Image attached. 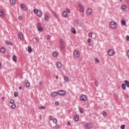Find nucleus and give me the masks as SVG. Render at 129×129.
<instances>
[{"mask_svg":"<svg viewBox=\"0 0 129 129\" xmlns=\"http://www.w3.org/2000/svg\"><path fill=\"white\" fill-rule=\"evenodd\" d=\"M126 40L127 41H129V36L128 35L126 36Z\"/></svg>","mask_w":129,"mask_h":129,"instance_id":"nucleus-50","label":"nucleus"},{"mask_svg":"<svg viewBox=\"0 0 129 129\" xmlns=\"http://www.w3.org/2000/svg\"><path fill=\"white\" fill-rule=\"evenodd\" d=\"M56 66L58 68H61V67H62V64L61 63V62H60V61H57L56 63Z\"/></svg>","mask_w":129,"mask_h":129,"instance_id":"nucleus-11","label":"nucleus"},{"mask_svg":"<svg viewBox=\"0 0 129 129\" xmlns=\"http://www.w3.org/2000/svg\"><path fill=\"white\" fill-rule=\"evenodd\" d=\"M39 109H46V107L44 106H41L39 107Z\"/></svg>","mask_w":129,"mask_h":129,"instance_id":"nucleus-35","label":"nucleus"},{"mask_svg":"<svg viewBox=\"0 0 129 129\" xmlns=\"http://www.w3.org/2000/svg\"><path fill=\"white\" fill-rule=\"evenodd\" d=\"M57 55H58V53H57V52H54L52 53L53 57H57Z\"/></svg>","mask_w":129,"mask_h":129,"instance_id":"nucleus-34","label":"nucleus"},{"mask_svg":"<svg viewBox=\"0 0 129 129\" xmlns=\"http://www.w3.org/2000/svg\"><path fill=\"white\" fill-rule=\"evenodd\" d=\"M38 11L39 10L37 9H34V10H33V12L34 14H37Z\"/></svg>","mask_w":129,"mask_h":129,"instance_id":"nucleus-36","label":"nucleus"},{"mask_svg":"<svg viewBox=\"0 0 129 129\" xmlns=\"http://www.w3.org/2000/svg\"><path fill=\"white\" fill-rule=\"evenodd\" d=\"M71 31L73 34H76V30H75V28L72 27Z\"/></svg>","mask_w":129,"mask_h":129,"instance_id":"nucleus-19","label":"nucleus"},{"mask_svg":"<svg viewBox=\"0 0 129 129\" xmlns=\"http://www.w3.org/2000/svg\"><path fill=\"white\" fill-rule=\"evenodd\" d=\"M88 43H91V39H90V38H89L88 39Z\"/></svg>","mask_w":129,"mask_h":129,"instance_id":"nucleus-51","label":"nucleus"},{"mask_svg":"<svg viewBox=\"0 0 129 129\" xmlns=\"http://www.w3.org/2000/svg\"><path fill=\"white\" fill-rule=\"evenodd\" d=\"M79 7H81V4H79Z\"/></svg>","mask_w":129,"mask_h":129,"instance_id":"nucleus-62","label":"nucleus"},{"mask_svg":"<svg viewBox=\"0 0 129 129\" xmlns=\"http://www.w3.org/2000/svg\"><path fill=\"white\" fill-rule=\"evenodd\" d=\"M42 84H43V83H42V82H39V85H42Z\"/></svg>","mask_w":129,"mask_h":129,"instance_id":"nucleus-57","label":"nucleus"},{"mask_svg":"<svg viewBox=\"0 0 129 129\" xmlns=\"http://www.w3.org/2000/svg\"><path fill=\"white\" fill-rule=\"evenodd\" d=\"M84 127L86 129H91L92 127H93V126L92 125V124L91 123H86L84 125Z\"/></svg>","mask_w":129,"mask_h":129,"instance_id":"nucleus-2","label":"nucleus"},{"mask_svg":"<svg viewBox=\"0 0 129 129\" xmlns=\"http://www.w3.org/2000/svg\"><path fill=\"white\" fill-rule=\"evenodd\" d=\"M60 48L62 51H64V50H65V46H64V45H60Z\"/></svg>","mask_w":129,"mask_h":129,"instance_id":"nucleus-28","label":"nucleus"},{"mask_svg":"<svg viewBox=\"0 0 129 129\" xmlns=\"http://www.w3.org/2000/svg\"><path fill=\"white\" fill-rule=\"evenodd\" d=\"M20 8L23 10V11H27L28 10V8L26 5L22 4L20 5Z\"/></svg>","mask_w":129,"mask_h":129,"instance_id":"nucleus-5","label":"nucleus"},{"mask_svg":"<svg viewBox=\"0 0 129 129\" xmlns=\"http://www.w3.org/2000/svg\"><path fill=\"white\" fill-rule=\"evenodd\" d=\"M95 63H99V59L97 58L95 59Z\"/></svg>","mask_w":129,"mask_h":129,"instance_id":"nucleus-42","label":"nucleus"},{"mask_svg":"<svg viewBox=\"0 0 129 129\" xmlns=\"http://www.w3.org/2000/svg\"><path fill=\"white\" fill-rule=\"evenodd\" d=\"M125 127V125H122L121 126H120V128L121 129H124Z\"/></svg>","mask_w":129,"mask_h":129,"instance_id":"nucleus-45","label":"nucleus"},{"mask_svg":"<svg viewBox=\"0 0 129 129\" xmlns=\"http://www.w3.org/2000/svg\"><path fill=\"white\" fill-rule=\"evenodd\" d=\"M121 10L123 11H125V10H126V6H125L124 5H122L121 6Z\"/></svg>","mask_w":129,"mask_h":129,"instance_id":"nucleus-13","label":"nucleus"},{"mask_svg":"<svg viewBox=\"0 0 129 129\" xmlns=\"http://www.w3.org/2000/svg\"><path fill=\"white\" fill-rule=\"evenodd\" d=\"M95 86H96V87H98V82L96 81V82H95Z\"/></svg>","mask_w":129,"mask_h":129,"instance_id":"nucleus-39","label":"nucleus"},{"mask_svg":"<svg viewBox=\"0 0 129 129\" xmlns=\"http://www.w3.org/2000/svg\"><path fill=\"white\" fill-rule=\"evenodd\" d=\"M80 100L83 101H86L87 100V96L86 95H82L80 96Z\"/></svg>","mask_w":129,"mask_h":129,"instance_id":"nucleus-6","label":"nucleus"},{"mask_svg":"<svg viewBox=\"0 0 129 129\" xmlns=\"http://www.w3.org/2000/svg\"><path fill=\"white\" fill-rule=\"evenodd\" d=\"M60 126L59 125H55V128L58 129L60 128Z\"/></svg>","mask_w":129,"mask_h":129,"instance_id":"nucleus-47","label":"nucleus"},{"mask_svg":"<svg viewBox=\"0 0 129 129\" xmlns=\"http://www.w3.org/2000/svg\"><path fill=\"white\" fill-rule=\"evenodd\" d=\"M80 10L81 12H82V13H83V12H84V6L81 7Z\"/></svg>","mask_w":129,"mask_h":129,"instance_id":"nucleus-33","label":"nucleus"},{"mask_svg":"<svg viewBox=\"0 0 129 129\" xmlns=\"http://www.w3.org/2000/svg\"><path fill=\"white\" fill-rule=\"evenodd\" d=\"M14 95L15 97H17V96L19 95V94L18 93V92H15Z\"/></svg>","mask_w":129,"mask_h":129,"instance_id":"nucleus-43","label":"nucleus"},{"mask_svg":"<svg viewBox=\"0 0 129 129\" xmlns=\"http://www.w3.org/2000/svg\"><path fill=\"white\" fill-rule=\"evenodd\" d=\"M52 14L53 15V16H54L55 18H57V14H56L55 13L53 12Z\"/></svg>","mask_w":129,"mask_h":129,"instance_id":"nucleus-48","label":"nucleus"},{"mask_svg":"<svg viewBox=\"0 0 129 129\" xmlns=\"http://www.w3.org/2000/svg\"><path fill=\"white\" fill-rule=\"evenodd\" d=\"M66 10L67 11V12L69 14H70L71 11H70V9H69V8H67V9H66Z\"/></svg>","mask_w":129,"mask_h":129,"instance_id":"nucleus-40","label":"nucleus"},{"mask_svg":"<svg viewBox=\"0 0 129 129\" xmlns=\"http://www.w3.org/2000/svg\"><path fill=\"white\" fill-rule=\"evenodd\" d=\"M62 16L64 17V18H68V16H67V12L64 11L62 13Z\"/></svg>","mask_w":129,"mask_h":129,"instance_id":"nucleus-17","label":"nucleus"},{"mask_svg":"<svg viewBox=\"0 0 129 129\" xmlns=\"http://www.w3.org/2000/svg\"><path fill=\"white\" fill-rule=\"evenodd\" d=\"M92 13V9L91 8H88L87 10V15L90 16Z\"/></svg>","mask_w":129,"mask_h":129,"instance_id":"nucleus-8","label":"nucleus"},{"mask_svg":"<svg viewBox=\"0 0 129 129\" xmlns=\"http://www.w3.org/2000/svg\"><path fill=\"white\" fill-rule=\"evenodd\" d=\"M36 14L37 16L38 17H42V12L40 10H38V11H37Z\"/></svg>","mask_w":129,"mask_h":129,"instance_id":"nucleus-15","label":"nucleus"},{"mask_svg":"<svg viewBox=\"0 0 129 129\" xmlns=\"http://www.w3.org/2000/svg\"><path fill=\"white\" fill-rule=\"evenodd\" d=\"M0 17L2 18L4 17V12L2 10H0Z\"/></svg>","mask_w":129,"mask_h":129,"instance_id":"nucleus-27","label":"nucleus"},{"mask_svg":"<svg viewBox=\"0 0 129 129\" xmlns=\"http://www.w3.org/2000/svg\"><path fill=\"white\" fill-rule=\"evenodd\" d=\"M13 60L14 62H17V56L16 55H13Z\"/></svg>","mask_w":129,"mask_h":129,"instance_id":"nucleus-32","label":"nucleus"},{"mask_svg":"<svg viewBox=\"0 0 129 129\" xmlns=\"http://www.w3.org/2000/svg\"><path fill=\"white\" fill-rule=\"evenodd\" d=\"M114 53V51H113V50L112 49H109L108 51V54L109 56H112V55H113Z\"/></svg>","mask_w":129,"mask_h":129,"instance_id":"nucleus-9","label":"nucleus"},{"mask_svg":"<svg viewBox=\"0 0 129 129\" xmlns=\"http://www.w3.org/2000/svg\"><path fill=\"white\" fill-rule=\"evenodd\" d=\"M37 29L38 30L39 32H42L43 31V28H42V27H41V23H38L37 25Z\"/></svg>","mask_w":129,"mask_h":129,"instance_id":"nucleus-7","label":"nucleus"},{"mask_svg":"<svg viewBox=\"0 0 129 129\" xmlns=\"http://www.w3.org/2000/svg\"><path fill=\"white\" fill-rule=\"evenodd\" d=\"M2 99H3V100H5V98H4V97H2Z\"/></svg>","mask_w":129,"mask_h":129,"instance_id":"nucleus-58","label":"nucleus"},{"mask_svg":"<svg viewBox=\"0 0 129 129\" xmlns=\"http://www.w3.org/2000/svg\"><path fill=\"white\" fill-rule=\"evenodd\" d=\"M0 51L1 52V53H5V52H6V48L5 47H2L0 49Z\"/></svg>","mask_w":129,"mask_h":129,"instance_id":"nucleus-21","label":"nucleus"},{"mask_svg":"<svg viewBox=\"0 0 129 129\" xmlns=\"http://www.w3.org/2000/svg\"><path fill=\"white\" fill-rule=\"evenodd\" d=\"M28 52L30 53L32 52V47L31 46L28 47Z\"/></svg>","mask_w":129,"mask_h":129,"instance_id":"nucleus-22","label":"nucleus"},{"mask_svg":"<svg viewBox=\"0 0 129 129\" xmlns=\"http://www.w3.org/2000/svg\"><path fill=\"white\" fill-rule=\"evenodd\" d=\"M121 24L122 26H125L126 23H125V21L124 20H121Z\"/></svg>","mask_w":129,"mask_h":129,"instance_id":"nucleus-24","label":"nucleus"},{"mask_svg":"<svg viewBox=\"0 0 129 129\" xmlns=\"http://www.w3.org/2000/svg\"><path fill=\"white\" fill-rule=\"evenodd\" d=\"M53 122H54V123H57V119L56 118H54L53 119Z\"/></svg>","mask_w":129,"mask_h":129,"instance_id":"nucleus-44","label":"nucleus"},{"mask_svg":"<svg viewBox=\"0 0 129 129\" xmlns=\"http://www.w3.org/2000/svg\"><path fill=\"white\" fill-rule=\"evenodd\" d=\"M10 103L11 104H14V103H15V101L14 100V99H12L10 100Z\"/></svg>","mask_w":129,"mask_h":129,"instance_id":"nucleus-37","label":"nucleus"},{"mask_svg":"<svg viewBox=\"0 0 129 129\" xmlns=\"http://www.w3.org/2000/svg\"><path fill=\"white\" fill-rule=\"evenodd\" d=\"M25 84L26 87H30V83H29V81H28L27 80H25Z\"/></svg>","mask_w":129,"mask_h":129,"instance_id":"nucleus-12","label":"nucleus"},{"mask_svg":"<svg viewBox=\"0 0 129 129\" xmlns=\"http://www.w3.org/2000/svg\"><path fill=\"white\" fill-rule=\"evenodd\" d=\"M22 19H23V16H20L19 17V21H22Z\"/></svg>","mask_w":129,"mask_h":129,"instance_id":"nucleus-41","label":"nucleus"},{"mask_svg":"<svg viewBox=\"0 0 129 129\" xmlns=\"http://www.w3.org/2000/svg\"><path fill=\"white\" fill-rule=\"evenodd\" d=\"M11 108H13L14 109V108H16V104H13L11 105Z\"/></svg>","mask_w":129,"mask_h":129,"instance_id":"nucleus-38","label":"nucleus"},{"mask_svg":"<svg viewBox=\"0 0 129 129\" xmlns=\"http://www.w3.org/2000/svg\"><path fill=\"white\" fill-rule=\"evenodd\" d=\"M6 44H7V45H10L11 46H12V45H13V43H12L10 41H6Z\"/></svg>","mask_w":129,"mask_h":129,"instance_id":"nucleus-30","label":"nucleus"},{"mask_svg":"<svg viewBox=\"0 0 129 129\" xmlns=\"http://www.w3.org/2000/svg\"><path fill=\"white\" fill-rule=\"evenodd\" d=\"M63 41L62 39H60L59 40V44L60 46L64 45V43H63Z\"/></svg>","mask_w":129,"mask_h":129,"instance_id":"nucleus-25","label":"nucleus"},{"mask_svg":"<svg viewBox=\"0 0 129 129\" xmlns=\"http://www.w3.org/2000/svg\"><path fill=\"white\" fill-rule=\"evenodd\" d=\"M2 68V63L0 62V68Z\"/></svg>","mask_w":129,"mask_h":129,"instance_id":"nucleus-59","label":"nucleus"},{"mask_svg":"<svg viewBox=\"0 0 129 129\" xmlns=\"http://www.w3.org/2000/svg\"><path fill=\"white\" fill-rule=\"evenodd\" d=\"M79 110L81 113H83L84 112V109L83 108H80Z\"/></svg>","mask_w":129,"mask_h":129,"instance_id":"nucleus-29","label":"nucleus"},{"mask_svg":"<svg viewBox=\"0 0 129 129\" xmlns=\"http://www.w3.org/2000/svg\"><path fill=\"white\" fill-rule=\"evenodd\" d=\"M56 79H58V76H56Z\"/></svg>","mask_w":129,"mask_h":129,"instance_id":"nucleus-61","label":"nucleus"},{"mask_svg":"<svg viewBox=\"0 0 129 129\" xmlns=\"http://www.w3.org/2000/svg\"><path fill=\"white\" fill-rule=\"evenodd\" d=\"M124 83L125 84V85H126V87H129V81L127 80H125L124 81Z\"/></svg>","mask_w":129,"mask_h":129,"instance_id":"nucleus-16","label":"nucleus"},{"mask_svg":"<svg viewBox=\"0 0 129 129\" xmlns=\"http://www.w3.org/2000/svg\"><path fill=\"white\" fill-rule=\"evenodd\" d=\"M64 79L65 80V81H68V77H64Z\"/></svg>","mask_w":129,"mask_h":129,"instance_id":"nucleus-49","label":"nucleus"},{"mask_svg":"<svg viewBox=\"0 0 129 129\" xmlns=\"http://www.w3.org/2000/svg\"><path fill=\"white\" fill-rule=\"evenodd\" d=\"M70 124H71L70 121H68V126H70Z\"/></svg>","mask_w":129,"mask_h":129,"instance_id":"nucleus-54","label":"nucleus"},{"mask_svg":"<svg viewBox=\"0 0 129 129\" xmlns=\"http://www.w3.org/2000/svg\"><path fill=\"white\" fill-rule=\"evenodd\" d=\"M19 89H22V87H19Z\"/></svg>","mask_w":129,"mask_h":129,"instance_id":"nucleus-60","label":"nucleus"},{"mask_svg":"<svg viewBox=\"0 0 129 129\" xmlns=\"http://www.w3.org/2000/svg\"><path fill=\"white\" fill-rule=\"evenodd\" d=\"M120 1V2H122V0H119Z\"/></svg>","mask_w":129,"mask_h":129,"instance_id":"nucleus-63","label":"nucleus"},{"mask_svg":"<svg viewBox=\"0 0 129 129\" xmlns=\"http://www.w3.org/2000/svg\"><path fill=\"white\" fill-rule=\"evenodd\" d=\"M18 38L20 40H23L24 39V35L22 33V32H20L18 34Z\"/></svg>","mask_w":129,"mask_h":129,"instance_id":"nucleus-10","label":"nucleus"},{"mask_svg":"<svg viewBox=\"0 0 129 129\" xmlns=\"http://www.w3.org/2000/svg\"><path fill=\"white\" fill-rule=\"evenodd\" d=\"M74 119H75V120L76 121H78L79 119V117L77 115H75L74 116Z\"/></svg>","mask_w":129,"mask_h":129,"instance_id":"nucleus-18","label":"nucleus"},{"mask_svg":"<svg viewBox=\"0 0 129 129\" xmlns=\"http://www.w3.org/2000/svg\"><path fill=\"white\" fill-rule=\"evenodd\" d=\"M58 94V92H53L51 93V96H56V95H57Z\"/></svg>","mask_w":129,"mask_h":129,"instance_id":"nucleus-23","label":"nucleus"},{"mask_svg":"<svg viewBox=\"0 0 129 129\" xmlns=\"http://www.w3.org/2000/svg\"><path fill=\"white\" fill-rule=\"evenodd\" d=\"M47 40H49V39H50V35H48L47 36Z\"/></svg>","mask_w":129,"mask_h":129,"instance_id":"nucleus-55","label":"nucleus"},{"mask_svg":"<svg viewBox=\"0 0 129 129\" xmlns=\"http://www.w3.org/2000/svg\"><path fill=\"white\" fill-rule=\"evenodd\" d=\"M102 114L104 117H106L107 116V113L105 111H103Z\"/></svg>","mask_w":129,"mask_h":129,"instance_id":"nucleus-26","label":"nucleus"},{"mask_svg":"<svg viewBox=\"0 0 129 129\" xmlns=\"http://www.w3.org/2000/svg\"><path fill=\"white\" fill-rule=\"evenodd\" d=\"M53 119V116H49V120H52Z\"/></svg>","mask_w":129,"mask_h":129,"instance_id":"nucleus-52","label":"nucleus"},{"mask_svg":"<svg viewBox=\"0 0 129 129\" xmlns=\"http://www.w3.org/2000/svg\"><path fill=\"white\" fill-rule=\"evenodd\" d=\"M58 94L59 95H66V92L63 90H60L57 91Z\"/></svg>","mask_w":129,"mask_h":129,"instance_id":"nucleus-4","label":"nucleus"},{"mask_svg":"<svg viewBox=\"0 0 129 129\" xmlns=\"http://www.w3.org/2000/svg\"><path fill=\"white\" fill-rule=\"evenodd\" d=\"M110 27H111V29H115L117 27V24H116L115 21H112L110 23Z\"/></svg>","mask_w":129,"mask_h":129,"instance_id":"nucleus-1","label":"nucleus"},{"mask_svg":"<svg viewBox=\"0 0 129 129\" xmlns=\"http://www.w3.org/2000/svg\"><path fill=\"white\" fill-rule=\"evenodd\" d=\"M10 4L11 6H15L16 4V1L15 0H10Z\"/></svg>","mask_w":129,"mask_h":129,"instance_id":"nucleus-14","label":"nucleus"},{"mask_svg":"<svg viewBox=\"0 0 129 129\" xmlns=\"http://www.w3.org/2000/svg\"><path fill=\"white\" fill-rule=\"evenodd\" d=\"M44 20L46 21H49V16L48 15H44Z\"/></svg>","mask_w":129,"mask_h":129,"instance_id":"nucleus-20","label":"nucleus"},{"mask_svg":"<svg viewBox=\"0 0 129 129\" xmlns=\"http://www.w3.org/2000/svg\"><path fill=\"white\" fill-rule=\"evenodd\" d=\"M55 105H57V106H59V105L60 104V103H59V102H55Z\"/></svg>","mask_w":129,"mask_h":129,"instance_id":"nucleus-46","label":"nucleus"},{"mask_svg":"<svg viewBox=\"0 0 129 129\" xmlns=\"http://www.w3.org/2000/svg\"><path fill=\"white\" fill-rule=\"evenodd\" d=\"M121 87H122V89H123L124 90H125L126 89L125 84H124V83L122 84Z\"/></svg>","mask_w":129,"mask_h":129,"instance_id":"nucleus-31","label":"nucleus"},{"mask_svg":"<svg viewBox=\"0 0 129 129\" xmlns=\"http://www.w3.org/2000/svg\"><path fill=\"white\" fill-rule=\"evenodd\" d=\"M74 55L76 58L80 57V52L78 50H76L74 52Z\"/></svg>","mask_w":129,"mask_h":129,"instance_id":"nucleus-3","label":"nucleus"},{"mask_svg":"<svg viewBox=\"0 0 129 129\" xmlns=\"http://www.w3.org/2000/svg\"><path fill=\"white\" fill-rule=\"evenodd\" d=\"M35 39H36L37 41H39V38H38V37L35 38Z\"/></svg>","mask_w":129,"mask_h":129,"instance_id":"nucleus-56","label":"nucleus"},{"mask_svg":"<svg viewBox=\"0 0 129 129\" xmlns=\"http://www.w3.org/2000/svg\"><path fill=\"white\" fill-rule=\"evenodd\" d=\"M89 37H92V33L90 32L89 33Z\"/></svg>","mask_w":129,"mask_h":129,"instance_id":"nucleus-53","label":"nucleus"}]
</instances>
